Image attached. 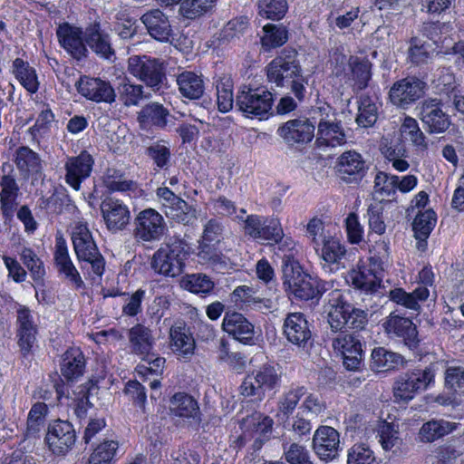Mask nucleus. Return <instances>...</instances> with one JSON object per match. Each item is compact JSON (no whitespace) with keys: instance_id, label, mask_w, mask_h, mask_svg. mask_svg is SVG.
<instances>
[{"instance_id":"79ce46f5","label":"nucleus","mask_w":464,"mask_h":464,"mask_svg":"<svg viewBox=\"0 0 464 464\" xmlns=\"http://www.w3.org/2000/svg\"><path fill=\"white\" fill-rule=\"evenodd\" d=\"M72 242L77 259L99 249L87 223L76 224L72 233Z\"/></svg>"},{"instance_id":"a19ab883","label":"nucleus","mask_w":464,"mask_h":464,"mask_svg":"<svg viewBox=\"0 0 464 464\" xmlns=\"http://www.w3.org/2000/svg\"><path fill=\"white\" fill-rule=\"evenodd\" d=\"M169 112L162 104L151 102L145 105L138 113V121L142 128L157 127L164 129Z\"/></svg>"},{"instance_id":"a211bd4d","label":"nucleus","mask_w":464,"mask_h":464,"mask_svg":"<svg viewBox=\"0 0 464 464\" xmlns=\"http://www.w3.org/2000/svg\"><path fill=\"white\" fill-rule=\"evenodd\" d=\"M427 83L414 75H409L393 82L389 91L390 102L400 108H407L422 98Z\"/></svg>"},{"instance_id":"680f3d73","label":"nucleus","mask_w":464,"mask_h":464,"mask_svg":"<svg viewBox=\"0 0 464 464\" xmlns=\"http://www.w3.org/2000/svg\"><path fill=\"white\" fill-rule=\"evenodd\" d=\"M217 0H183L180 5V14L190 20L199 18L209 12Z\"/></svg>"},{"instance_id":"a878e982","label":"nucleus","mask_w":464,"mask_h":464,"mask_svg":"<svg viewBox=\"0 0 464 464\" xmlns=\"http://www.w3.org/2000/svg\"><path fill=\"white\" fill-rule=\"evenodd\" d=\"M420 120L429 133H442L450 124L449 115L443 111V102L436 98H430L423 102Z\"/></svg>"},{"instance_id":"c9c22d12","label":"nucleus","mask_w":464,"mask_h":464,"mask_svg":"<svg viewBox=\"0 0 464 464\" xmlns=\"http://www.w3.org/2000/svg\"><path fill=\"white\" fill-rule=\"evenodd\" d=\"M430 296L427 287H416L412 292H407L402 287H394L389 291V300L406 309L420 312V302H425Z\"/></svg>"},{"instance_id":"a18cd8bd","label":"nucleus","mask_w":464,"mask_h":464,"mask_svg":"<svg viewBox=\"0 0 464 464\" xmlns=\"http://www.w3.org/2000/svg\"><path fill=\"white\" fill-rule=\"evenodd\" d=\"M348 65L354 82V88L357 91L365 90L372 77V63L367 57H358L351 55L348 60Z\"/></svg>"},{"instance_id":"4468645a","label":"nucleus","mask_w":464,"mask_h":464,"mask_svg":"<svg viewBox=\"0 0 464 464\" xmlns=\"http://www.w3.org/2000/svg\"><path fill=\"white\" fill-rule=\"evenodd\" d=\"M167 231L163 216L152 208L140 210L133 219V238L139 243L160 241Z\"/></svg>"},{"instance_id":"052dcab7","label":"nucleus","mask_w":464,"mask_h":464,"mask_svg":"<svg viewBox=\"0 0 464 464\" xmlns=\"http://www.w3.org/2000/svg\"><path fill=\"white\" fill-rule=\"evenodd\" d=\"M277 245L276 255L282 259V272L285 271V266L300 264L296 258L298 250L295 241L291 237H285L278 242H272L271 246Z\"/></svg>"},{"instance_id":"09e8293b","label":"nucleus","mask_w":464,"mask_h":464,"mask_svg":"<svg viewBox=\"0 0 464 464\" xmlns=\"http://www.w3.org/2000/svg\"><path fill=\"white\" fill-rule=\"evenodd\" d=\"M457 425L444 420H431L421 426L419 435L422 442H433L451 433Z\"/></svg>"},{"instance_id":"bb28decb","label":"nucleus","mask_w":464,"mask_h":464,"mask_svg":"<svg viewBox=\"0 0 464 464\" xmlns=\"http://www.w3.org/2000/svg\"><path fill=\"white\" fill-rule=\"evenodd\" d=\"M53 260L58 272L64 276L76 290L84 288V282L70 257L67 243L63 235L55 237Z\"/></svg>"},{"instance_id":"7c9ffc66","label":"nucleus","mask_w":464,"mask_h":464,"mask_svg":"<svg viewBox=\"0 0 464 464\" xmlns=\"http://www.w3.org/2000/svg\"><path fill=\"white\" fill-rule=\"evenodd\" d=\"M148 34L155 40L168 43L173 37V29L166 15L160 9H152L140 17Z\"/></svg>"},{"instance_id":"f8f14e48","label":"nucleus","mask_w":464,"mask_h":464,"mask_svg":"<svg viewBox=\"0 0 464 464\" xmlns=\"http://www.w3.org/2000/svg\"><path fill=\"white\" fill-rule=\"evenodd\" d=\"M317 117L298 116L282 123L277 134L289 148L301 149L314 139Z\"/></svg>"},{"instance_id":"0e129e2a","label":"nucleus","mask_w":464,"mask_h":464,"mask_svg":"<svg viewBox=\"0 0 464 464\" xmlns=\"http://www.w3.org/2000/svg\"><path fill=\"white\" fill-rule=\"evenodd\" d=\"M287 10L286 0H262L259 4L260 15L272 21L283 19Z\"/></svg>"},{"instance_id":"13d9d810","label":"nucleus","mask_w":464,"mask_h":464,"mask_svg":"<svg viewBox=\"0 0 464 464\" xmlns=\"http://www.w3.org/2000/svg\"><path fill=\"white\" fill-rule=\"evenodd\" d=\"M19 256L20 260L28 269L32 279L36 283L42 282L45 276V268L44 262L35 251L31 247L24 246Z\"/></svg>"},{"instance_id":"69168bd1","label":"nucleus","mask_w":464,"mask_h":464,"mask_svg":"<svg viewBox=\"0 0 464 464\" xmlns=\"http://www.w3.org/2000/svg\"><path fill=\"white\" fill-rule=\"evenodd\" d=\"M396 175H389L382 170L377 171L373 180L374 193L386 198L394 196L396 193Z\"/></svg>"},{"instance_id":"aec40b11","label":"nucleus","mask_w":464,"mask_h":464,"mask_svg":"<svg viewBox=\"0 0 464 464\" xmlns=\"http://www.w3.org/2000/svg\"><path fill=\"white\" fill-rule=\"evenodd\" d=\"M95 165L93 156L82 150L76 156H68L64 162V181L75 191L82 188V184L91 177Z\"/></svg>"},{"instance_id":"393cba45","label":"nucleus","mask_w":464,"mask_h":464,"mask_svg":"<svg viewBox=\"0 0 464 464\" xmlns=\"http://www.w3.org/2000/svg\"><path fill=\"white\" fill-rule=\"evenodd\" d=\"M75 87L82 97L96 103L111 104L116 100L115 90L111 82L101 78L82 75Z\"/></svg>"},{"instance_id":"4be33fe9","label":"nucleus","mask_w":464,"mask_h":464,"mask_svg":"<svg viewBox=\"0 0 464 464\" xmlns=\"http://www.w3.org/2000/svg\"><path fill=\"white\" fill-rule=\"evenodd\" d=\"M221 329L244 345H254L256 343L254 324L243 314L230 307L225 311Z\"/></svg>"},{"instance_id":"ea45409f","label":"nucleus","mask_w":464,"mask_h":464,"mask_svg":"<svg viewBox=\"0 0 464 464\" xmlns=\"http://www.w3.org/2000/svg\"><path fill=\"white\" fill-rule=\"evenodd\" d=\"M123 393L131 405L134 415L146 417L148 414V395L145 386L137 380H129L124 384Z\"/></svg>"},{"instance_id":"9d476101","label":"nucleus","mask_w":464,"mask_h":464,"mask_svg":"<svg viewBox=\"0 0 464 464\" xmlns=\"http://www.w3.org/2000/svg\"><path fill=\"white\" fill-rule=\"evenodd\" d=\"M39 326L33 311L26 305L17 304L15 320V340L23 359L33 357L38 348Z\"/></svg>"},{"instance_id":"774afa93","label":"nucleus","mask_w":464,"mask_h":464,"mask_svg":"<svg viewBox=\"0 0 464 464\" xmlns=\"http://www.w3.org/2000/svg\"><path fill=\"white\" fill-rule=\"evenodd\" d=\"M368 226L371 232L382 236L386 231L384 208L381 204H371L367 208Z\"/></svg>"},{"instance_id":"0eeeda50","label":"nucleus","mask_w":464,"mask_h":464,"mask_svg":"<svg viewBox=\"0 0 464 464\" xmlns=\"http://www.w3.org/2000/svg\"><path fill=\"white\" fill-rule=\"evenodd\" d=\"M382 252L373 254L366 258H360L350 272L352 285L365 293H375L380 288L384 272V257L389 256V245L384 241L380 244Z\"/></svg>"},{"instance_id":"423d86ee","label":"nucleus","mask_w":464,"mask_h":464,"mask_svg":"<svg viewBox=\"0 0 464 464\" xmlns=\"http://www.w3.org/2000/svg\"><path fill=\"white\" fill-rule=\"evenodd\" d=\"M281 383V372L275 364L266 362L245 375L238 387V393L244 401L258 405L267 392L276 393Z\"/></svg>"},{"instance_id":"f3484780","label":"nucleus","mask_w":464,"mask_h":464,"mask_svg":"<svg viewBox=\"0 0 464 464\" xmlns=\"http://www.w3.org/2000/svg\"><path fill=\"white\" fill-rule=\"evenodd\" d=\"M128 71L147 86L158 90L167 80L164 63L148 55H133L128 59Z\"/></svg>"},{"instance_id":"8fccbe9b","label":"nucleus","mask_w":464,"mask_h":464,"mask_svg":"<svg viewBox=\"0 0 464 464\" xmlns=\"http://www.w3.org/2000/svg\"><path fill=\"white\" fill-rule=\"evenodd\" d=\"M263 32L260 43L266 52L282 47L289 38L288 30L283 25L266 24L263 27Z\"/></svg>"},{"instance_id":"de8ad7c7","label":"nucleus","mask_w":464,"mask_h":464,"mask_svg":"<svg viewBox=\"0 0 464 464\" xmlns=\"http://www.w3.org/2000/svg\"><path fill=\"white\" fill-rule=\"evenodd\" d=\"M180 285L185 290L202 297L210 295L215 289V283L211 277L202 273L186 275L182 277Z\"/></svg>"},{"instance_id":"9b49d317","label":"nucleus","mask_w":464,"mask_h":464,"mask_svg":"<svg viewBox=\"0 0 464 464\" xmlns=\"http://www.w3.org/2000/svg\"><path fill=\"white\" fill-rule=\"evenodd\" d=\"M382 327L390 339L402 343L411 351L419 348L420 338L418 326L412 318L392 311L383 319Z\"/></svg>"},{"instance_id":"6e6d98bb","label":"nucleus","mask_w":464,"mask_h":464,"mask_svg":"<svg viewBox=\"0 0 464 464\" xmlns=\"http://www.w3.org/2000/svg\"><path fill=\"white\" fill-rule=\"evenodd\" d=\"M306 393L307 388L305 386L292 384L278 401L277 407L279 412L284 417L288 418L295 411L301 398Z\"/></svg>"},{"instance_id":"7ed1b4c3","label":"nucleus","mask_w":464,"mask_h":464,"mask_svg":"<svg viewBox=\"0 0 464 464\" xmlns=\"http://www.w3.org/2000/svg\"><path fill=\"white\" fill-rule=\"evenodd\" d=\"M284 288L292 301L318 302L334 287L333 281H325L304 270L301 264L285 266L282 272Z\"/></svg>"},{"instance_id":"20e7f679","label":"nucleus","mask_w":464,"mask_h":464,"mask_svg":"<svg viewBox=\"0 0 464 464\" xmlns=\"http://www.w3.org/2000/svg\"><path fill=\"white\" fill-rule=\"evenodd\" d=\"M325 307L327 320L333 332H360L368 324V313L350 303L340 289L331 290Z\"/></svg>"},{"instance_id":"c03bdc74","label":"nucleus","mask_w":464,"mask_h":464,"mask_svg":"<svg viewBox=\"0 0 464 464\" xmlns=\"http://www.w3.org/2000/svg\"><path fill=\"white\" fill-rule=\"evenodd\" d=\"M404 357L384 347H376L371 354V366L375 371L388 372L403 366Z\"/></svg>"},{"instance_id":"1a4fd4ad","label":"nucleus","mask_w":464,"mask_h":464,"mask_svg":"<svg viewBox=\"0 0 464 464\" xmlns=\"http://www.w3.org/2000/svg\"><path fill=\"white\" fill-rule=\"evenodd\" d=\"M436 372L432 364L424 368L417 366L407 370L397 380L394 396L398 401L408 402L420 392L426 391L435 382Z\"/></svg>"},{"instance_id":"4d7b16f0","label":"nucleus","mask_w":464,"mask_h":464,"mask_svg":"<svg viewBox=\"0 0 464 464\" xmlns=\"http://www.w3.org/2000/svg\"><path fill=\"white\" fill-rule=\"evenodd\" d=\"M145 154L152 161L156 170H167L171 166V150L161 140L149 145Z\"/></svg>"},{"instance_id":"338daca9","label":"nucleus","mask_w":464,"mask_h":464,"mask_svg":"<svg viewBox=\"0 0 464 464\" xmlns=\"http://www.w3.org/2000/svg\"><path fill=\"white\" fill-rule=\"evenodd\" d=\"M64 191L65 192L63 194H53L46 199L45 208L48 209L50 213L59 216L64 209L71 211L76 208L72 197L68 194L66 189H64Z\"/></svg>"},{"instance_id":"e433bc0d","label":"nucleus","mask_w":464,"mask_h":464,"mask_svg":"<svg viewBox=\"0 0 464 464\" xmlns=\"http://www.w3.org/2000/svg\"><path fill=\"white\" fill-rule=\"evenodd\" d=\"M128 339L131 353L139 356L148 354L155 344L152 330L140 323L129 329Z\"/></svg>"},{"instance_id":"ddd939ff","label":"nucleus","mask_w":464,"mask_h":464,"mask_svg":"<svg viewBox=\"0 0 464 464\" xmlns=\"http://www.w3.org/2000/svg\"><path fill=\"white\" fill-rule=\"evenodd\" d=\"M77 435L73 425L61 419L51 420L44 438L47 450L55 457H65L74 447Z\"/></svg>"},{"instance_id":"58836bf2","label":"nucleus","mask_w":464,"mask_h":464,"mask_svg":"<svg viewBox=\"0 0 464 464\" xmlns=\"http://www.w3.org/2000/svg\"><path fill=\"white\" fill-rule=\"evenodd\" d=\"M346 254L345 246L336 237H324L322 246L321 257L330 271H337L342 266L343 260Z\"/></svg>"},{"instance_id":"49530a36","label":"nucleus","mask_w":464,"mask_h":464,"mask_svg":"<svg viewBox=\"0 0 464 464\" xmlns=\"http://www.w3.org/2000/svg\"><path fill=\"white\" fill-rule=\"evenodd\" d=\"M437 223L436 212L430 208L424 211H420L412 222V230L414 237L418 240L419 246L421 242L427 245V239L435 227Z\"/></svg>"},{"instance_id":"72a5a7b5","label":"nucleus","mask_w":464,"mask_h":464,"mask_svg":"<svg viewBox=\"0 0 464 464\" xmlns=\"http://www.w3.org/2000/svg\"><path fill=\"white\" fill-rule=\"evenodd\" d=\"M169 344L173 352L184 357L192 355L196 343L190 328L185 321L177 320L169 329Z\"/></svg>"},{"instance_id":"f03ea898","label":"nucleus","mask_w":464,"mask_h":464,"mask_svg":"<svg viewBox=\"0 0 464 464\" xmlns=\"http://www.w3.org/2000/svg\"><path fill=\"white\" fill-rule=\"evenodd\" d=\"M266 81L277 88H287L298 102H304L307 96L308 77L299 59L298 51L285 46L266 64Z\"/></svg>"},{"instance_id":"3c124183","label":"nucleus","mask_w":464,"mask_h":464,"mask_svg":"<svg viewBox=\"0 0 464 464\" xmlns=\"http://www.w3.org/2000/svg\"><path fill=\"white\" fill-rule=\"evenodd\" d=\"M118 450V440L104 439L93 449L87 464H114Z\"/></svg>"},{"instance_id":"412c9836","label":"nucleus","mask_w":464,"mask_h":464,"mask_svg":"<svg viewBox=\"0 0 464 464\" xmlns=\"http://www.w3.org/2000/svg\"><path fill=\"white\" fill-rule=\"evenodd\" d=\"M333 348L343 358V363L348 371H359L363 364L364 351L357 335L346 332L340 333L333 339Z\"/></svg>"},{"instance_id":"5fc2aeb1","label":"nucleus","mask_w":464,"mask_h":464,"mask_svg":"<svg viewBox=\"0 0 464 464\" xmlns=\"http://www.w3.org/2000/svg\"><path fill=\"white\" fill-rule=\"evenodd\" d=\"M378 119V107L372 98L368 94H362L358 101V113L355 119L358 126L369 128L375 124Z\"/></svg>"},{"instance_id":"e2e57ef3","label":"nucleus","mask_w":464,"mask_h":464,"mask_svg":"<svg viewBox=\"0 0 464 464\" xmlns=\"http://www.w3.org/2000/svg\"><path fill=\"white\" fill-rule=\"evenodd\" d=\"M120 99L127 107L138 105L143 98V86L132 83L128 78H124L118 86Z\"/></svg>"},{"instance_id":"6e6552de","label":"nucleus","mask_w":464,"mask_h":464,"mask_svg":"<svg viewBox=\"0 0 464 464\" xmlns=\"http://www.w3.org/2000/svg\"><path fill=\"white\" fill-rule=\"evenodd\" d=\"M274 103V95L266 86L241 85L236 94V107L249 119L267 116Z\"/></svg>"},{"instance_id":"dca6fc26","label":"nucleus","mask_w":464,"mask_h":464,"mask_svg":"<svg viewBox=\"0 0 464 464\" xmlns=\"http://www.w3.org/2000/svg\"><path fill=\"white\" fill-rule=\"evenodd\" d=\"M244 234L255 241H265L268 245L284 237L281 221L277 218L256 214L247 215L244 220Z\"/></svg>"},{"instance_id":"f257e3e1","label":"nucleus","mask_w":464,"mask_h":464,"mask_svg":"<svg viewBox=\"0 0 464 464\" xmlns=\"http://www.w3.org/2000/svg\"><path fill=\"white\" fill-rule=\"evenodd\" d=\"M56 36L60 46L76 61L88 57V47L103 59H110L115 53L111 36L102 28L99 18L88 24L84 29L63 22L57 26Z\"/></svg>"},{"instance_id":"2eb2a0df","label":"nucleus","mask_w":464,"mask_h":464,"mask_svg":"<svg viewBox=\"0 0 464 464\" xmlns=\"http://www.w3.org/2000/svg\"><path fill=\"white\" fill-rule=\"evenodd\" d=\"M368 169L369 166L361 153L348 150L336 158L333 171L341 184L359 185L366 176Z\"/></svg>"},{"instance_id":"cd10ccee","label":"nucleus","mask_w":464,"mask_h":464,"mask_svg":"<svg viewBox=\"0 0 464 464\" xmlns=\"http://www.w3.org/2000/svg\"><path fill=\"white\" fill-rule=\"evenodd\" d=\"M87 359L80 347L70 346L61 356L60 372L68 384H74L86 372Z\"/></svg>"},{"instance_id":"6ab92c4d","label":"nucleus","mask_w":464,"mask_h":464,"mask_svg":"<svg viewBox=\"0 0 464 464\" xmlns=\"http://www.w3.org/2000/svg\"><path fill=\"white\" fill-rule=\"evenodd\" d=\"M169 412L188 428L198 430L202 421L198 401L186 392H177L169 398Z\"/></svg>"},{"instance_id":"603ef678","label":"nucleus","mask_w":464,"mask_h":464,"mask_svg":"<svg viewBox=\"0 0 464 464\" xmlns=\"http://www.w3.org/2000/svg\"><path fill=\"white\" fill-rule=\"evenodd\" d=\"M166 216L177 223L192 225L197 219V209L186 200L179 198L172 205L166 207Z\"/></svg>"},{"instance_id":"5701e85b","label":"nucleus","mask_w":464,"mask_h":464,"mask_svg":"<svg viewBox=\"0 0 464 464\" xmlns=\"http://www.w3.org/2000/svg\"><path fill=\"white\" fill-rule=\"evenodd\" d=\"M318 113L317 119V135L315 144L317 147H337L346 142V135L341 121H332L328 120V113L324 107H318L314 111Z\"/></svg>"},{"instance_id":"b1692460","label":"nucleus","mask_w":464,"mask_h":464,"mask_svg":"<svg viewBox=\"0 0 464 464\" xmlns=\"http://www.w3.org/2000/svg\"><path fill=\"white\" fill-rule=\"evenodd\" d=\"M283 334L290 343L299 348L305 349L313 343L310 324L303 313L287 314L283 324Z\"/></svg>"},{"instance_id":"bf43d9fd","label":"nucleus","mask_w":464,"mask_h":464,"mask_svg":"<svg viewBox=\"0 0 464 464\" xmlns=\"http://www.w3.org/2000/svg\"><path fill=\"white\" fill-rule=\"evenodd\" d=\"M123 173L117 169H108L104 178L105 187L110 192H127L135 193L138 190L137 182L130 179H121Z\"/></svg>"},{"instance_id":"473e14b6","label":"nucleus","mask_w":464,"mask_h":464,"mask_svg":"<svg viewBox=\"0 0 464 464\" xmlns=\"http://www.w3.org/2000/svg\"><path fill=\"white\" fill-rule=\"evenodd\" d=\"M0 186V209L5 221H10L14 216L17 208V199L20 195V187L15 178L11 174H5L1 177Z\"/></svg>"},{"instance_id":"37998d69","label":"nucleus","mask_w":464,"mask_h":464,"mask_svg":"<svg viewBox=\"0 0 464 464\" xmlns=\"http://www.w3.org/2000/svg\"><path fill=\"white\" fill-rule=\"evenodd\" d=\"M216 87L217 105L220 112L230 111L236 105V95H234V80L230 75L223 74L214 82Z\"/></svg>"},{"instance_id":"c756f323","label":"nucleus","mask_w":464,"mask_h":464,"mask_svg":"<svg viewBox=\"0 0 464 464\" xmlns=\"http://www.w3.org/2000/svg\"><path fill=\"white\" fill-rule=\"evenodd\" d=\"M340 444L339 432L330 426H321L314 432L313 448L318 458L325 462L338 457Z\"/></svg>"},{"instance_id":"864d4df0","label":"nucleus","mask_w":464,"mask_h":464,"mask_svg":"<svg viewBox=\"0 0 464 464\" xmlns=\"http://www.w3.org/2000/svg\"><path fill=\"white\" fill-rule=\"evenodd\" d=\"M77 260L81 264V268L86 271L89 279L93 282L102 279L105 272L106 261L99 249Z\"/></svg>"},{"instance_id":"39448f33","label":"nucleus","mask_w":464,"mask_h":464,"mask_svg":"<svg viewBox=\"0 0 464 464\" xmlns=\"http://www.w3.org/2000/svg\"><path fill=\"white\" fill-rule=\"evenodd\" d=\"M193 253L194 250L188 241L173 237L154 252L150 266L160 276L177 277L184 273L187 262Z\"/></svg>"},{"instance_id":"2f4dec72","label":"nucleus","mask_w":464,"mask_h":464,"mask_svg":"<svg viewBox=\"0 0 464 464\" xmlns=\"http://www.w3.org/2000/svg\"><path fill=\"white\" fill-rule=\"evenodd\" d=\"M26 57V53L23 51L22 57L13 60L10 72L27 92L34 94L39 91L40 81L36 69L30 64Z\"/></svg>"},{"instance_id":"4c0bfd02","label":"nucleus","mask_w":464,"mask_h":464,"mask_svg":"<svg viewBox=\"0 0 464 464\" xmlns=\"http://www.w3.org/2000/svg\"><path fill=\"white\" fill-rule=\"evenodd\" d=\"M177 84L182 97L188 100H198L205 92L203 76L191 71H184L177 77Z\"/></svg>"},{"instance_id":"f704fd0d","label":"nucleus","mask_w":464,"mask_h":464,"mask_svg":"<svg viewBox=\"0 0 464 464\" xmlns=\"http://www.w3.org/2000/svg\"><path fill=\"white\" fill-rule=\"evenodd\" d=\"M13 161L24 179H28L42 173L41 157L28 146H19L13 154Z\"/></svg>"},{"instance_id":"c85d7f7f","label":"nucleus","mask_w":464,"mask_h":464,"mask_svg":"<svg viewBox=\"0 0 464 464\" xmlns=\"http://www.w3.org/2000/svg\"><path fill=\"white\" fill-rule=\"evenodd\" d=\"M101 212L106 227L111 231L123 230L130 222V212L122 200L105 198L101 203Z\"/></svg>"}]
</instances>
